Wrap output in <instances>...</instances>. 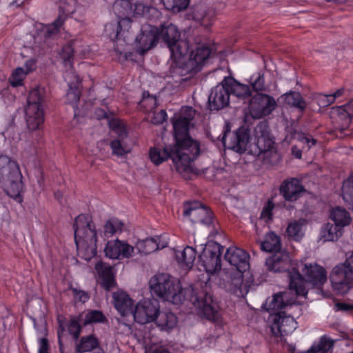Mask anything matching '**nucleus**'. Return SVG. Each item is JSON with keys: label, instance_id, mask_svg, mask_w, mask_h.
Returning <instances> with one entry per match:
<instances>
[{"label": "nucleus", "instance_id": "1", "mask_svg": "<svg viewBox=\"0 0 353 353\" xmlns=\"http://www.w3.org/2000/svg\"><path fill=\"white\" fill-rule=\"evenodd\" d=\"M149 284L152 295L176 305L189 300L208 320L215 321L219 317L218 304L210 294L203 291L196 294L192 288L182 289L179 281L167 273L156 274Z\"/></svg>", "mask_w": 353, "mask_h": 353}, {"label": "nucleus", "instance_id": "2", "mask_svg": "<svg viewBox=\"0 0 353 353\" xmlns=\"http://www.w3.org/2000/svg\"><path fill=\"white\" fill-rule=\"evenodd\" d=\"M211 48L203 44L190 51V54L184 53L181 57H170L171 76L181 84L187 81L200 71L211 54Z\"/></svg>", "mask_w": 353, "mask_h": 353}, {"label": "nucleus", "instance_id": "3", "mask_svg": "<svg viewBox=\"0 0 353 353\" xmlns=\"http://www.w3.org/2000/svg\"><path fill=\"white\" fill-rule=\"evenodd\" d=\"M88 2L85 0H59V14L56 19L51 23H39L37 26L35 41H45L46 39L57 34L63 29L65 22L69 18L79 21V17L85 14Z\"/></svg>", "mask_w": 353, "mask_h": 353}, {"label": "nucleus", "instance_id": "4", "mask_svg": "<svg viewBox=\"0 0 353 353\" xmlns=\"http://www.w3.org/2000/svg\"><path fill=\"white\" fill-rule=\"evenodd\" d=\"M73 228L78 255L85 261H90L97 254L95 225L90 217L81 214L76 217Z\"/></svg>", "mask_w": 353, "mask_h": 353}, {"label": "nucleus", "instance_id": "5", "mask_svg": "<svg viewBox=\"0 0 353 353\" xmlns=\"http://www.w3.org/2000/svg\"><path fill=\"white\" fill-rule=\"evenodd\" d=\"M18 163L11 157L0 154V183L10 198L21 203L24 185Z\"/></svg>", "mask_w": 353, "mask_h": 353}, {"label": "nucleus", "instance_id": "6", "mask_svg": "<svg viewBox=\"0 0 353 353\" xmlns=\"http://www.w3.org/2000/svg\"><path fill=\"white\" fill-rule=\"evenodd\" d=\"M195 110L190 107L186 108L173 123L175 144L176 148L194 161L200 153L199 143L189 136L190 121L194 118Z\"/></svg>", "mask_w": 353, "mask_h": 353}, {"label": "nucleus", "instance_id": "7", "mask_svg": "<svg viewBox=\"0 0 353 353\" xmlns=\"http://www.w3.org/2000/svg\"><path fill=\"white\" fill-rule=\"evenodd\" d=\"M302 272L303 275L295 268L288 272L290 290L294 292L296 296L307 294L306 283L318 287L322 285L327 280L326 271L316 263L305 264Z\"/></svg>", "mask_w": 353, "mask_h": 353}, {"label": "nucleus", "instance_id": "8", "mask_svg": "<svg viewBox=\"0 0 353 353\" xmlns=\"http://www.w3.org/2000/svg\"><path fill=\"white\" fill-rule=\"evenodd\" d=\"M149 157L151 161L155 165H159L163 161L171 159L177 172L183 178H190L189 174L193 172L191 162L193 161L188 154L179 151L173 145L163 147L151 148L149 151Z\"/></svg>", "mask_w": 353, "mask_h": 353}, {"label": "nucleus", "instance_id": "9", "mask_svg": "<svg viewBox=\"0 0 353 353\" xmlns=\"http://www.w3.org/2000/svg\"><path fill=\"white\" fill-rule=\"evenodd\" d=\"M353 281V252L343 263L336 265L330 274L333 291L337 294H345L350 289Z\"/></svg>", "mask_w": 353, "mask_h": 353}, {"label": "nucleus", "instance_id": "10", "mask_svg": "<svg viewBox=\"0 0 353 353\" xmlns=\"http://www.w3.org/2000/svg\"><path fill=\"white\" fill-rule=\"evenodd\" d=\"M250 134L249 128L244 125L231 132L230 125L227 123L224 126L221 141L228 149L242 154L247 150Z\"/></svg>", "mask_w": 353, "mask_h": 353}, {"label": "nucleus", "instance_id": "11", "mask_svg": "<svg viewBox=\"0 0 353 353\" xmlns=\"http://www.w3.org/2000/svg\"><path fill=\"white\" fill-rule=\"evenodd\" d=\"M252 95L244 101L249 103V108L254 118H261L272 113L277 104L274 99L268 94L258 92L259 90H250Z\"/></svg>", "mask_w": 353, "mask_h": 353}, {"label": "nucleus", "instance_id": "12", "mask_svg": "<svg viewBox=\"0 0 353 353\" xmlns=\"http://www.w3.org/2000/svg\"><path fill=\"white\" fill-rule=\"evenodd\" d=\"M161 36L170 51V57H181L184 53L190 51L186 41L181 39V33L175 25L170 24L162 27L159 30V37Z\"/></svg>", "mask_w": 353, "mask_h": 353}, {"label": "nucleus", "instance_id": "13", "mask_svg": "<svg viewBox=\"0 0 353 353\" xmlns=\"http://www.w3.org/2000/svg\"><path fill=\"white\" fill-rule=\"evenodd\" d=\"M223 252V247L219 243L216 242L208 243L199 256V263L207 272L214 273L221 268V256Z\"/></svg>", "mask_w": 353, "mask_h": 353}, {"label": "nucleus", "instance_id": "14", "mask_svg": "<svg viewBox=\"0 0 353 353\" xmlns=\"http://www.w3.org/2000/svg\"><path fill=\"white\" fill-rule=\"evenodd\" d=\"M74 43V41H70L62 47L60 52V57L62 59L65 68L63 77L70 89L79 88V87L81 82L80 77L75 72L73 66Z\"/></svg>", "mask_w": 353, "mask_h": 353}, {"label": "nucleus", "instance_id": "15", "mask_svg": "<svg viewBox=\"0 0 353 353\" xmlns=\"http://www.w3.org/2000/svg\"><path fill=\"white\" fill-rule=\"evenodd\" d=\"M159 39L158 28L149 24L143 25L140 33L136 37L134 49L139 55H144L157 44Z\"/></svg>", "mask_w": 353, "mask_h": 353}, {"label": "nucleus", "instance_id": "16", "mask_svg": "<svg viewBox=\"0 0 353 353\" xmlns=\"http://www.w3.org/2000/svg\"><path fill=\"white\" fill-rule=\"evenodd\" d=\"M183 214L194 224L201 223L208 226L212 223V211L197 201L185 202Z\"/></svg>", "mask_w": 353, "mask_h": 353}, {"label": "nucleus", "instance_id": "17", "mask_svg": "<svg viewBox=\"0 0 353 353\" xmlns=\"http://www.w3.org/2000/svg\"><path fill=\"white\" fill-rule=\"evenodd\" d=\"M230 95L245 100L252 95V92L250 90H212L208 97L210 108L219 110L227 106Z\"/></svg>", "mask_w": 353, "mask_h": 353}, {"label": "nucleus", "instance_id": "18", "mask_svg": "<svg viewBox=\"0 0 353 353\" xmlns=\"http://www.w3.org/2000/svg\"><path fill=\"white\" fill-rule=\"evenodd\" d=\"M159 307V302L157 299H145L139 302L132 312L135 321L140 324L155 321Z\"/></svg>", "mask_w": 353, "mask_h": 353}, {"label": "nucleus", "instance_id": "19", "mask_svg": "<svg viewBox=\"0 0 353 353\" xmlns=\"http://www.w3.org/2000/svg\"><path fill=\"white\" fill-rule=\"evenodd\" d=\"M255 145L256 149L252 152L255 155L263 154L265 163L276 164L279 161V154L274 150V140L272 134L255 140Z\"/></svg>", "mask_w": 353, "mask_h": 353}, {"label": "nucleus", "instance_id": "20", "mask_svg": "<svg viewBox=\"0 0 353 353\" xmlns=\"http://www.w3.org/2000/svg\"><path fill=\"white\" fill-rule=\"evenodd\" d=\"M273 317L271 332L274 336H281L292 333L296 328V322L291 316H286L285 312H279Z\"/></svg>", "mask_w": 353, "mask_h": 353}, {"label": "nucleus", "instance_id": "21", "mask_svg": "<svg viewBox=\"0 0 353 353\" xmlns=\"http://www.w3.org/2000/svg\"><path fill=\"white\" fill-rule=\"evenodd\" d=\"M279 192L285 201L294 202L305 193L306 190L301 180L297 178H289L281 183Z\"/></svg>", "mask_w": 353, "mask_h": 353}, {"label": "nucleus", "instance_id": "22", "mask_svg": "<svg viewBox=\"0 0 353 353\" xmlns=\"http://www.w3.org/2000/svg\"><path fill=\"white\" fill-rule=\"evenodd\" d=\"M225 259L239 272H245L250 267L248 254L236 247L228 248L225 254Z\"/></svg>", "mask_w": 353, "mask_h": 353}, {"label": "nucleus", "instance_id": "23", "mask_svg": "<svg viewBox=\"0 0 353 353\" xmlns=\"http://www.w3.org/2000/svg\"><path fill=\"white\" fill-rule=\"evenodd\" d=\"M267 270L274 272L288 271L291 267V259L289 253L285 250L274 252L265 261Z\"/></svg>", "mask_w": 353, "mask_h": 353}, {"label": "nucleus", "instance_id": "24", "mask_svg": "<svg viewBox=\"0 0 353 353\" xmlns=\"http://www.w3.org/2000/svg\"><path fill=\"white\" fill-rule=\"evenodd\" d=\"M63 332V328L61 326V330H58V342L61 353H65L63 347L61 335ZM100 345L99 339L93 334L82 336L80 340L76 343L74 353H85L93 350H98Z\"/></svg>", "mask_w": 353, "mask_h": 353}, {"label": "nucleus", "instance_id": "25", "mask_svg": "<svg viewBox=\"0 0 353 353\" xmlns=\"http://www.w3.org/2000/svg\"><path fill=\"white\" fill-rule=\"evenodd\" d=\"M134 250L133 246L119 239L108 241L104 249L105 256L112 259H117L120 256L129 258L132 256Z\"/></svg>", "mask_w": 353, "mask_h": 353}, {"label": "nucleus", "instance_id": "26", "mask_svg": "<svg viewBox=\"0 0 353 353\" xmlns=\"http://www.w3.org/2000/svg\"><path fill=\"white\" fill-rule=\"evenodd\" d=\"M95 270L99 275V282L106 291H110L117 285L113 267L106 263L98 262Z\"/></svg>", "mask_w": 353, "mask_h": 353}, {"label": "nucleus", "instance_id": "27", "mask_svg": "<svg viewBox=\"0 0 353 353\" xmlns=\"http://www.w3.org/2000/svg\"><path fill=\"white\" fill-rule=\"evenodd\" d=\"M25 113L28 128L31 131L39 130L44 121L43 108H37L36 106L26 107Z\"/></svg>", "mask_w": 353, "mask_h": 353}, {"label": "nucleus", "instance_id": "28", "mask_svg": "<svg viewBox=\"0 0 353 353\" xmlns=\"http://www.w3.org/2000/svg\"><path fill=\"white\" fill-rule=\"evenodd\" d=\"M113 303L114 307L123 315L132 313V300L129 295L122 290L113 293Z\"/></svg>", "mask_w": 353, "mask_h": 353}, {"label": "nucleus", "instance_id": "29", "mask_svg": "<svg viewBox=\"0 0 353 353\" xmlns=\"http://www.w3.org/2000/svg\"><path fill=\"white\" fill-rule=\"evenodd\" d=\"M332 114L338 125L336 129L343 134L351 123L352 116L343 108V106L333 108Z\"/></svg>", "mask_w": 353, "mask_h": 353}, {"label": "nucleus", "instance_id": "30", "mask_svg": "<svg viewBox=\"0 0 353 353\" xmlns=\"http://www.w3.org/2000/svg\"><path fill=\"white\" fill-rule=\"evenodd\" d=\"M155 321L157 326L161 330L169 331L176 327L177 317L169 310L159 311Z\"/></svg>", "mask_w": 353, "mask_h": 353}, {"label": "nucleus", "instance_id": "31", "mask_svg": "<svg viewBox=\"0 0 353 353\" xmlns=\"http://www.w3.org/2000/svg\"><path fill=\"white\" fill-rule=\"evenodd\" d=\"M196 252L194 248L187 246L182 251L176 252V259L181 266L190 269L196 259Z\"/></svg>", "mask_w": 353, "mask_h": 353}, {"label": "nucleus", "instance_id": "32", "mask_svg": "<svg viewBox=\"0 0 353 353\" xmlns=\"http://www.w3.org/2000/svg\"><path fill=\"white\" fill-rule=\"evenodd\" d=\"M244 272L237 271L230 274V279L228 281V290L237 296H241L243 294V273Z\"/></svg>", "mask_w": 353, "mask_h": 353}, {"label": "nucleus", "instance_id": "33", "mask_svg": "<svg viewBox=\"0 0 353 353\" xmlns=\"http://www.w3.org/2000/svg\"><path fill=\"white\" fill-rule=\"evenodd\" d=\"M341 196L345 205L353 210V174L343 181L341 188Z\"/></svg>", "mask_w": 353, "mask_h": 353}, {"label": "nucleus", "instance_id": "34", "mask_svg": "<svg viewBox=\"0 0 353 353\" xmlns=\"http://www.w3.org/2000/svg\"><path fill=\"white\" fill-rule=\"evenodd\" d=\"M342 235V230L338 225L327 223L322 227L320 239L325 241H336Z\"/></svg>", "mask_w": 353, "mask_h": 353}, {"label": "nucleus", "instance_id": "35", "mask_svg": "<svg viewBox=\"0 0 353 353\" xmlns=\"http://www.w3.org/2000/svg\"><path fill=\"white\" fill-rule=\"evenodd\" d=\"M134 16H141L147 19H152V17H158L159 12L153 6H147L143 3H132V12Z\"/></svg>", "mask_w": 353, "mask_h": 353}, {"label": "nucleus", "instance_id": "36", "mask_svg": "<svg viewBox=\"0 0 353 353\" xmlns=\"http://www.w3.org/2000/svg\"><path fill=\"white\" fill-rule=\"evenodd\" d=\"M307 223V220L303 218L292 221L286 229L288 235L296 241L300 240L304 234L303 228L306 225Z\"/></svg>", "mask_w": 353, "mask_h": 353}, {"label": "nucleus", "instance_id": "37", "mask_svg": "<svg viewBox=\"0 0 353 353\" xmlns=\"http://www.w3.org/2000/svg\"><path fill=\"white\" fill-rule=\"evenodd\" d=\"M330 218L334 221V225H338L341 229L351 222L349 212L341 207H337L332 210Z\"/></svg>", "mask_w": 353, "mask_h": 353}, {"label": "nucleus", "instance_id": "38", "mask_svg": "<svg viewBox=\"0 0 353 353\" xmlns=\"http://www.w3.org/2000/svg\"><path fill=\"white\" fill-rule=\"evenodd\" d=\"M281 243L280 237L274 232L267 234L264 241L261 244L262 250L268 252H276L281 250Z\"/></svg>", "mask_w": 353, "mask_h": 353}, {"label": "nucleus", "instance_id": "39", "mask_svg": "<svg viewBox=\"0 0 353 353\" xmlns=\"http://www.w3.org/2000/svg\"><path fill=\"white\" fill-rule=\"evenodd\" d=\"M139 253L148 254L159 249V244L154 238H148L138 241L134 247Z\"/></svg>", "mask_w": 353, "mask_h": 353}, {"label": "nucleus", "instance_id": "40", "mask_svg": "<svg viewBox=\"0 0 353 353\" xmlns=\"http://www.w3.org/2000/svg\"><path fill=\"white\" fill-rule=\"evenodd\" d=\"M334 341L326 336L321 338L317 344H314L307 351V353H332V349L334 345Z\"/></svg>", "mask_w": 353, "mask_h": 353}, {"label": "nucleus", "instance_id": "41", "mask_svg": "<svg viewBox=\"0 0 353 353\" xmlns=\"http://www.w3.org/2000/svg\"><path fill=\"white\" fill-rule=\"evenodd\" d=\"M112 10L118 18L125 17L132 12V2L130 0H117L113 3Z\"/></svg>", "mask_w": 353, "mask_h": 353}, {"label": "nucleus", "instance_id": "42", "mask_svg": "<svg viewBox=\"0 0 353 353\" xmlns=\"http://www.w3.org/2000/svg\"><path fill=\"white\" fill-rule=\"evenodd\" d=\"M286 292H279L275 294L270 302L268 303V310L278 311L280 312L281 309L285 307L288 305H292V303H289L286 296Z\"/></svg>", "mask_w": 353, "mask_h": 353}, {"label": "nucleus", "instance_id": "43", "mask_svg": "<svg viewBox=\"0 0 353 353\" xmlns=\"http://www.w3.org/2000/svg\"><path fill=\"white\" fill-rule=\"evenodd\" d=\"M108 319L101 311L90 310L83 316V324L87 325L92 323H107Z\"/></svg>", "mask_w": 353, "mask_h": 353}, {"label": "nucleus", "instance_id": "44", "mask_svg": "<svg viewBox=\"0 0 353 353\" xmlns=\"http://www.w3.org/2000/svg\"><path fill=\"white\" fill-rule=\"evenodd\" d=\"M104 34L113 41H119L122 39L119 24L117 20L111 21L105 25Z\"/></svg>", "mask_w": 353, "mask_h": 353}, {"label": "nucleus", "instance_id": "45", "mask_svg": "<svg viewBox=\"0 0 353 353\" xmlns=\"http://www.w3.org/2000/svg\"><path fill=\"white\" fill-rule=\"evenodd\" d=\"M167 10L179 12L185 10L190 3V0H161Z\"/></svg>", "mask_w": 353, "mask_h": 353}, {"label": "nucleus", "instance_id": "46", "mask_svg": "<svg viewBox=\"0 0 353 353\" xmlns=\"http://www.w3.org/2000/svg\"><path fill=\"white\" fill-rule=\"evenodd\" d=\"M27 75L23 68L18 67L14 70L9 77V83L12 87L23 85L24 79Z\"/></svg>", "mask_w": 353, "mask_h": 353}, {"label": "nucleus", "instance_id": "47", "mask_svg": "<svg viewBox=\"0 0 353 353\" xmlns=\"http://www.w3.org/2000/svg\"><path fill=\"white\" fill-rule=\"evenodd\" d=\"M343 94V90H336V91L332 94H319L317 97L318 104L321 107H327L332 104L337 97H339Z\"/></svg>", "mask_w": 353, "mask_h": 353}, {"label": "nucleus", "instance_id": "48", "mask_svg": "<svg viewBox=\"0 0 353 353\" xmlns=\"http://www.w3.org/2000/svg\"><path fill=\"white\" fill-rule=\"evenodd\" d=\"M157 105V97L150 94L148 91H144L143 92V99L140 102L141 108L147 112H152Z\"/></svg>", "mask_w": 353, "mask_h": 353}, {"label": "nucleus", "instance_id": "49", "mask_svg": "<svg viewBox=\"0 0 353 353\" xmlns=\"http://www.w3.org/2000/svg\"><path fill=\"white\" fill-rule=\"evenodd\" d=\"M83 323V314H80L78 317H73L70 319L68 329L74 339L77 341L80 335L81 327L80 323Z\"/></svg>", "mask_w": 353, "mask_h": 353}, {"label": "nucleus", "instance_id": "50", "mask_svg": "<svg viewBox=\"0 0 353 353\" xmlns=\"http://www.w3.org/2000/svg\"><path fill=\"white\" fill-rule=\"evenodd\" d=\"M110 126L112 130L117 134V137L115 140L125 141L128 137V132L123 123L116 119H112L110 121Z\"/></svg>", "mask_w": 353, "mask_h": 353}, {"label": "nucleus", "instance_id": "51", "mask_svg": "<svg viewBox=\"0 0 353 353\" xmlns=\"http://www.w3.org/2000/svg\"><path fill=\"white\" fill-rule=\"evenodd\" d=\"M220 86L221 88H234V86L241 88H250V85L240 83L231 75L224 77L223 79L213 88H219Z\"/></svg>", "mask_w": 353, "mask_h": 353}, {"label": "nucleus", "instance_id": "52", "mask_svg": "<svg viewBox=\"0 0 353 353\" xmlns=\"http://www.w3.org/2000/svg\"><path fill=\"white\" fill-rule=\"evenodd\" d=\"M110 145L114 155L121 157L130 152V149L123 141L114 139Z\"/></svg>", "mask_w": 353, "mask_h": 353}, {"label": "nucleus", "instance_id": "53", "mask_svg": "<svg viewBox=\"0 0 353 353\" xmlns=\"http://www.w3.org/2000/svg\"><path fill=\"white\" fill-rule=\"evenodd\" d=\"M40 90H30L27 98V106H36L43 108V98L40 94Z\"/></svg>", "mask_w": 353, "mask_h": 353}, {"label": "nucleus", "instance_id": "54", "mask_svg": "<svg viewBox=\"0 0 353 353\" xmlns=\"http://www.w3.org/2000/svg\"><path fill=\"white\" fill-rule=\"evenodd\" d=\"M248 83L251 88H265V72L259 71L253 74L249 79Z\"/></svg>", "mask_w": 353, "mask_h": 353}, {"label": "nucleus", "instance_id": "55", "mask_svg": "<svg viewBox=\"0 0 353 353\" xmlns=\"http://www.w3.org/2000/svg\"><path fill=\"white\" fill-rule=\"evenodd\" d=\"M269 135H271V133L268 122L265 121H260L254 128L255 140Z\"/></svg>", "mask_w": 353, "mask_h": 353}, {"label": "nucleus", "instance_id": "56", "mask_svg": "<svg viewBox=\"0 0 353 353\" xmlns=\"http://www.w3.org/2000/svg\"><path fill=\"white\" fill-rule=\"evenodd\" d=\"M123 223L118 220H108L104 225V233L113 235L118 231L121 232Z\"/></svg>", "mask_w": 353, "mask_h": 353}, {"label": "nucleus", "instance_id": "57", "mask_svg": "<svg viewBox=\"0 0 353 353\" xmlns=\"http://www.w3.org/2000/svg\"><path fill=\"white\" fill-rule=\"evenodd\" d=\"M287 100L288 103L301 110H303L305 107L304 101L302 99L300 94L296 92H290L287 95Z\"/></svg>", "mask_w": 353, "mask_h": 353}, {"label": "nucleus", "instance_id": "58", "mask_svg": "<svg viewBox=\"0 0 353 353\" xmlns=\"http://www.w3.org/2000/svg\"><path fill=\"white\" fill-rule=\"evenodd\" d=\"M274 208V204L273 201L269 199L261 212L260 218L266 223L271 221L272 219V210Z\"/></svg>", "mask_w": 353, "mask_h": 353}, {"label": "nucleus", "instance_id": "59", "mask_svg": "<svg viewBox=\"0 0 353 353\" xmlns=\"http://www.w3.org/2000/svg\"><path fill=\"white\" fill-rule=\"evenodd\" d=\"M117 21L119 24L122 39H125V32H128L131 28L132 21L129 17L125 16L122 17L121 18H118Z\"/></svg>", "mask_w": 353, "mask_h": 353}, {"label": "nucleus", "instance_id": "60", "mask_svg": "<svg viewBox=\"0 0 353 353\" xmlns=\"http://www.w3.org/2000/svg\"><path fill=\"white\" fill-rule=\"evenodd\" d=\"M293 138L294 139L299 140L302 143L307 144V149H310L312 146L316 145V140L312 138L311 136H307L305 134L299 132H294Z\"/></svg>", "mask_w": 353, "mask_h": 353}, {"label": "nucleus", "instance_id": "61", "mask_svg": "<svg viewBox=\"0 0 353 353\" xmlns=\"http://www.w3.org/2000/svg\"><path fill=\"white\" fill-rule=\"evenodd\" d=\"M81 94V90H68L66 94V100L74 107L79 101Z\"/></svg>", "mask_w": 353, "mask_h": 353}, {"label": "nucleus", "instance_id": "62", "mask_svg": "<svg viewBox=\"0 0 353 353\" xmlns=\"http://www.w3.org/2000/svg\"><path fill=\"white\" fill-rule=\"evenodd\" d=\"M152 115L150 118V121L152 123L155 125H160L163 123L164 121H165L167 113L165 110H161V111L158 112H151Z\"/></svg>", "mask_w": 353, "mask_h": 353}, {"label": "nucleus", "instance_id": "63", "mask_svg": "<svg viewBox=\"0 0 353 353\" xmlns=\"http://www.w3.org/2000/svg\"><path fill=\"white\" fill-rule=\"evenodd\" d=\"M114 51L117 53V55H118V59L119 61H135V56L133 54V52H121L119 49L118 44L114 46Z\"/></svg>", "mask_w": 353, "mask_h": 353}, {"label": "nucleus", "instance_id": "64", "mask_svg": "<svg viewBox=\"0 0 353 353\" xmlns=\"http://www.w3.org/2000/svg\"><path fill=\"white\" fill-rule=\"evenodd\" d=\"M49 343L46 338L39 339V353H49Z\"/></svg>", "mask_w": 353, "mask_h": 353}]
</instances>
